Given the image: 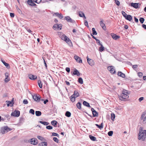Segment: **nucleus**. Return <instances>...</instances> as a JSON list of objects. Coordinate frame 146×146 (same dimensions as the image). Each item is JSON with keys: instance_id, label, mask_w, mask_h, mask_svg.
<instances>
[{"instance_id": "f257e3e1", "label": "nucleus", "mask_w": 146, "mask_h": 146, "mask_svg": "<svg viewBox=\"0 0 146 146\" xmlns=\"http://www.w3.org/2000/svg\"><path fill=\"white\" fill-rule=\"evenodd\" d=\"M143 128L141 127L138 134V139L139 140L144 141L146 137V130H143Z\"/></svg>"}, {"instance_id": "f03ea898", "label": "nucleus", "mask_w": 146, "mask_h": 146, "mask_svg": "<svg viewBox=\"0 0 146 146\" xmlns=\"http://www.w3.org/2000/svg\"><path fill=\"white\" fill-rule=\"evenodd\" d=\"M127 94V92L126 91H123L122 93L119 96V99L122 101L127 99L129 98V96Z\"/></svg>"}, {"instance_id": "7ed1b4c3", "label": "nucleus", "mask_w": 146, "mask_h": 146, "mask_svg": "<svg viewBox=\"0 0 146 146\" xmlns=\"http://www.w3.org/2000/svg\"><path fill=\"white\" fill-rule=\"evenodd\" d=\"M79 96V93L77 90H75L74 91V94L72 95L70 98V100L72 102L75 101V98L78 97Z\"/></svg>"}, {"instance_id": "20e7f679", "label": "nucleus", "mask_w": 146, "mask_h": 146, "mask_svg": "<svg viewBox=\"0 0 146 146\" xmlns=\"http://www.w3.org/2000/svg\"><path fill=\"white\" fill-rule=\"evenodd\" d=\"M11 130V129L9 128L7 126H6L4 127L1 128V131L2 133L4 134Z\"/></svg>"}, {"instance_id": "39448f33", "label": "nucleus", "mask_w": 146, "mask_h": 146, "mask_svg": "<svg viewBox=\"0 0 146 146\" xmlns=\"http://www.w3.org/2000/svg\"><path fill=\"white\" fill-rule=\"evenodd\" d=\"M64 41H65L69 46L71 47L73 46L72 43L70 38L67 36L65 35Z\"/></svg>"}, {"instance_id": "423d86ee", "label": "nucleus", "mask_w": 146, "mask_h": 146, "mask_svg": "<svg viewBox=\"0 0 146 146\" xmlns=\"http://www.w3.org/2000/svg\"><path fill=\"white\" fill-rule=\"evenodd\" d=\"M108 70L110 71L111 74H115V71L114 67L113 66H109L108 67Z\"/></svg>"}, {"instance_id": "0eeeda50", "label": "nucleus", "mask_w": 146, "mask_h": 146, "mask_svg": "<svg viewBox=\"0 0 146 146\" xmlns=\"http://www.w3.org/2000/svg\"><path fill=\"white\" fill-rule=\"evenodd\" d=\"M87 59L88 62L90 65L92 66L94 65L95 63L93 60L88 58V57H87Z\"/></svg>"}, {"instance_id": "6e6552de", "label": "nucleus", "mask_w": 146, "mask_h": 146, "mask_svg": "<svg viewBox=\"0 0 146 146\" xmlns=\"http://www.w3.org/2000/svg\"><path fill=\"white\" fill-rule=\"evenodd\" d=\"M20 114V112L19 111H15L12 112L11 115L15 117H19Z\"/></svg>"}, {"instance_id": "1a4fd4ad", "label": "nucleus", "mask_w": 146, "mask_h": 146, "mask_svg": "<svg viewBox=\"0 0 146 146\" xmlns=\"http://www.w3.org/2000/svg\"><path fill=\"white\" fill-rule=\"evenodd\" d=\"M30 142L31 144L36 145L38 143V141L36 139H31L30 140Z\"/></svg>"}, {"instance_id": "9d476101", "label": "nucleus", "mask_w": 146, "mask_h": 146, "mask_svg": "<svg viewBox=\"0 0 146 146\" xmlns=\"http://www.w3.org/2000/svg\"><path fill=\"white\" fill-rule=\"evenodd\" d=\"M74 59L76 60L77 62L79 63H81L82 62V61L81 59V58L80 57H79L78 56L75 55L74 56Z\"/></svg>"}, {"instance_id": "9b49d317", "label": "nucleus", "mask_w": 146, "mask_h": 146, "mask_svg": "<svg viewBox=\"0 0 146 146\" xmlns=\"http://www.w3.org/2000/svg\"><path fill=\"white\" fill-rule=\"evenodd\" d=\"M111 35L112 38L115 40H116L120 38V36L116 35L115 34L112 33L111 34Z\"/></svg>"}, {"instance_id": "f8f14e48", "label": "nucleus", "mask_w": 146, "mask_h": 146, "mask_svg": "<svg viewBox=\"0 0 146 146\" xmlns=\"http://www.w3.org/2000/svg\"><path fill=\"white\" fill-rule=\"evenodd\" d=\"M53 16H56L60 19H61L63 17V15L61 13H59L57 12L54 13L53 14Z\"/></svg>"}, {"instance_id": "ddd939ff", "label": "nucleus", "mask_w": 146, "mask_h": 146, "mask_svg": "<svg viewBox=\"0 0 146 146\" xmlns=\"http://www.w3.org/2000/svg\"><path fill=\"white\" fill-rule=\"evenodd\" d=\"M91 110L92 112L93 115L94 117L98 116V113L94 108H92L91 109Z\"/></svg>"}, {"instance_id": "4468645a", "label": "nucleus", "mask_w": 146, "mask_h": 146, "mask_svg": "<svg viewBox=\"0 0 146 146\" xmlns=\"http://www.w3.org/2000/svg\"><path fill=\"white\" fill-rule=\"evenodd\" d=\"M5 81L6 82H8L9 80V74L8 72H6L5 74Z\"/></svg>"}, {"instance_id": "2eb2a0df", "label": "nucleus", "mask_w": 146, "mask_h": 146, "mask_svg": "<svg viewBox=\"0 0 146 146\" xmlns=\"http://www.w3.org/2000/svg\"><path fill=\"white\" fill-rule=\"evenodd\" d=\"M29 79L32 80H35L37 78L36 76L33 75L32 74L29 75Z\"/></svg>"}, {"instance_id": "dca6fc26", "label": "nucleus", "mask_w": 146, "mask_h": 146, "mask_svg": "<svg viewBox=\"0 0 146 146\" xmlns=\"http://www.w3.org/2000/svg\"><path fill=\"white\" fill-rule=\"evenodd\" d=\"M64 19L66 20L68 22H70L71 23L73 22L72 20L69 16H67L66 17L64 18Z\"/></svg>"}, {"instance_id": "f3484780", "label": "nucleus", "mask_w": 146, "mask_h": 146, "mask_svg": "<svg viewBox=\"0 0 146 146\" xmlns=\"http://www.w3.org/2000/svg\"><path fill=\"white\" fill-rule=\"evenodd\" d=\"M100 26L102 27V29L104 30H106V27L105 25V24L102 21H100Z\"/></svg>"}, {"instance_id": "a211bd4d", "label": "nucleus", "mask_w": 146, "mask_h": 146, "mask_svg": "<svg viewBox=\"0 0 146 146\" xmlns=\"http://www.w3.org/2000/svg\"><path fill=\"white\" fill-rule=\"evenodd\" d=\"M33 98L34 100L35 101L37 102H38L40 100V98L38 96H34L33 97Z\"/></svg>"}, {"instance_id": "6ab92c4d", "label": "nucleus", "mask_w": 146, "mask_h": 146, "mask_svg": "<svg viewBox=\"0 0 146 146\" xmlns=\"http://www.w3.org/2000/svg\"><path fill=\"white\" fill-rule=\"evenodd\" d=\"M27 3L29 5L33 6L36 5V4L34 3L32 1L28 0Z\"/></svg>"}, {"instance_id": "aec40b11", "label": "nucleus", "mask_w": 146, "mask_h": 146, "mask_svg": "<svg viewBox=\"0 0 146 146\" xmlns=\"http://www.w3.org/2000/svg\"><path fill=\"white\" fill-rule=\"evenodd\" d=\"M117 74L118 76L121 77L123 78H125V74L121 72H118Z\"/></svg>"}, {"instance_id": "412c9836", "label": "nucleus", "mask_w": 146, "mask_h": 146, "mask_svg": "<svg viewBox=\"0 0 146 146\" xmlns=\"http://www.w3.org/2000/svg\"><path fill=\"white\" fill-rule=\"evenodd\" d=\"M125 18L129 21H131L132 19V17L130 15H127Z\"/></svg>"}, {"instance_id": "4be33fe9", "label": "nucleus", "mask_w": 146, "mask_h": 146, "mask_svg": "<svg viewBox=\"0 0 146 146\" xmlns=\"http://www.w3.org/2000/svg\"><path fill=\"white\" fill-rule=\"evenodd\" d=\"M95 125L98 128L100 129H101L103 128V123H102L100 125H98V124H96Z\"/></svg>"}, {"instance_id": "5701e85b", "label": "nucleus", "mask_w": 146, "mask_h": 146, "mask_svg": "<svg viewBox=\"0 0 146 146\" xmlns=\"http://www.w3.org/2000/svg\"><path fill=\"white\" fill-rule=\"evenodd\" d=\"M47 143L46 142H42L39 143L38 145V146H47Z\"/></svg>"}, {"instance_id": "b1692460", "label": "nucleus", "mask_w": 146, "mask_h": 146, "mask_svg": "<svg viewBox=\"0 0 146 146\" xmlns=\"http://www.w3.org/2000/svg\"><path fill=\"white\" fill-rule=\"evenodd\" d=\"M7 106H13V101L11 102L7 101Z\"/></svg>"}, {"instance_id": "393cba45", "label": "nucleus", "mask_w": 146, "mask_h": 146, "mask_svg": "<svg viewBox=\"0 0 146 146\" xmlns=\"http://www.w3.org/2000/svg\"><path fill=\"white\" fill-rule=\"evenodd\" d=\"M131 6L134 8L137 9L138 7V4L137 3H132L131 4Z\"/></svg>"}, {"instance_id": "a878e982", "label": "nucleus", "mask_w": 146, "mask_h": 146, "mask_svg": "<svg viewBox=\"0 0 146 146\" xmlns=\"http://www.w3.org/2000/svg\"><path fill=\"white\" fill-rule=\"evenodd\" d=\"M99 45H100L101 46L99 48V50L100 51L102 52V51H103L104 50V48L103 46V45L102 44H100Z\"/></svg>"}, {"instance_id": "bb28decb", "label": "nucleus", "mask_w": 146, "mask_h": 146, "mask_svg": "<svg viewBox=\"0 0 146 146\" xmlns=\"http://www.w3.org/2000/svg\"><path fill=\"white\" fill-rule=\"evenodd\" d=\"M38 83L39 87L41 88H42V84L40 80H38Z\"/></svg>"}, {"instance_id": "cd10ccee", "label": "nucleus", "mask_w": 146, "mask_h": 146, "mask_svg": "<svg viewBox=\"0 0 146 146\" xmlns=\"http://www.w3.org/2000/svg\"><path fill=\"white\" fill-rule=\"evenodd\" d=\"M73 74L74 75H76L77 76H79L80 75V73L77 70H74L73 72Z\"/></svg>"}, {"instance_id": "c85d7f7f", "label": "nucleus", "mask_w": 146, "mask_h": 146, "mask_svg": "<svg viewBox=\"0 0 146 146\" xmlns=\"http://www.w3.org/2000/svg\"><path fill=\"white\" fill-rule=\"evenodd\" d=\"M83 105L85 106H86L88 107H91L89 104L88 102H86V101H84L83 102Z\"/></svg>"}, {"instance_id": "c756f323", "label": "nucleus", "mask_w": 146, "mask_h": 146, "mask_svg": "<svg viewBox=\"0 0 146 146\" xmlns=\"http://www.w3.org/2000/svg\"><path fill=\"white\" fill-rule=\"evenodd\" d=\"M35 114L37 116H40L41 115V112L39 111H35Z\"/></svg>"}, {"instance_id": "7c9ffc66", "label": "nucleus", "mask_w": 146, "mask_h": 146, "mask_svg": "<svg viewBox=\"0 0 146 146\" xmlns=\"http://www.w3.org/2000/svg\"><path fill=\"white\" fill-rule=\"evenodd\" d=\"M71 113L68 111H67L65 113V115L68 117H69L71 116Z\"/></svg>"}, {"instance_id": "2f4dec72", "label": "nucleus", "mask_w": 146, "mask_h": 146, "mask_svg": "<svg viewBox=\"0 0 146 146\" xmlns=\"http://www.w3.org/2000/svg\"><path fill=\"white\" fill-rule=\"evenodd\" d=\"M81 104L80 102H78L76 104V106L77 108L79 109H80L81 108Z\"/></svg>"}, {"instance_id": "473e14b6", "label": "nucleus", "mask_w": 146, "mask_h": 146, "mask_svg": "<svg viewBox=\"0 0 146 146\" xmlns=\"http://www.w3.org/2000/svg\"><path fill=\"white\" fill-rule=\"evenodd\" d=\"M89 137L93 141H95L96 140V138L95 137L91 135H90L89 136Z\"/></svg>"}, {"instance_id": "72a5a7b5", "label": "nucleus", "mask_w": 146, "mask_h": 146, "mask_svg": "<svg viewBox=\"0 0 146 146\" xmlns=\"http://www.w3.org/2000/svg\"><path fill=\"white\" fill-rule=\"evenodd\" d=\"M78 82L81 84H82L83 83V80L81 78H80L78 79Z\"/></svg>"}, {"instance_id": "f704fd0d", "label": "nucleus", "mask_w": 146, "mask_h": 146, "mask_svg": "<svg viewBox=\"0 0 146 146\" xmlns=\"http://www.w3.org/2000/svg\"><path fill=\"white\" fill-rule=\"evenodd\" d=\"M39 122L44 125H48L49 124V123L45 121H40Z\"/></svg>"}, {"instance_id": "c9c22d12", "label": "nucleus", "mask_w": 146, "mask_h": 146, "mask_svg": "<svg viewBox=\"0 0 146 146\" xmlns=\"http://www.w3.org/2000/svg\"><path fill=\"white\" fill-rule=\"evenodd\" d=\"M51 123L52 125L55 126L57 125V121L55 120L52 121H51Z\"/></svg>"}, {"instance_id": "e433bc0d", "label": "nucleus", "mask_w": 146, "mask_h": 146, "mask_svg": "<svg viewBox=\"0 0 146 146\" xmlns=\"http://www.w3.org/2000/svg\"><path fill=\"white\" fill-rule=\"evenodd\" d=\"M79 15L80 17H84L85 19H86V17H85L84 14L82 12H80L79 13Z\"/></svg>"}, {"instance_id": "4c0bfd02", "label": "nucleus", "mask_w": 146, "mask_h": 146, "mask_svg": "<svg viewBox=\"0 0 146 146\" xmlns=\"http://www.w3.org/2000/svg\"><path fill=\"white\" fill-rule=\"evenodd\" d=\"M92 34L93 35H96L97 33L95 31V29L94 28H92Z\"/></svg>"}, {"instance_id": "58836bf2", "label": "nucleus", "mask_w": 146, "mask_h": 146, "mask_svg": "<svg viewBox=\"0 0 146 146\" xmlns=\"http://www.w3.org/2000/svg\"><path fill=\"white\" fill-rule=\"evenodd\" d=\"M115 115L114 114L112 113L111 114V119L113 120H114L115 118Z\"/></svg>"}, {"instance_id": "ea45409f", "label": "nucleus", "mask_w": 146, "mask_h": 146, "mask_svg": "<svg viewBox=\"0 0 146 146\" xmlns=\"http://www.w3.org/2000/svg\"><path fill=\"white\" fill-rule=\"evenodd\" d=\"M58 26V25L57 24H55L53 26V29L55 30H56Z\"/></svg>"}, {"instance_id": "a19ab883", "label": "nucleus", "mask_w": 146, "mask_h": 146, "mask_svg": "<svg viewBox=\"0 0 146 146\" xmlns=\"http://www.w3.org/2000/svg\"><path fill=\"white\" fill-rule=\"evenodd\" d=\"M139 21L142 24L145 21L144 19L143 18H141L139 19Z\"/></svg>"}, {"instance_id": "79ce46f5", "label": "nucleus", "mask_w": 146, "mask_h": 146, "mask_svg": "<svg viewBox=\"0 0 146 146\" xmlns=\"http://www.w3.org/2000/svg\"><path fill=\"white\" fill-rule=\"evenodd\" d=\"M146 114V112H144L143 114H142L141 117V119H143V117H145V115Z\"/></svg>"}, {"instance_id": "37998d69", "label": "nucleus", "mask_w": 146, "mask_h": 146, "mask_svg": "<svg viewBox=\"0 0 146 146\" xmlns=\"http://www.w3.org/2000/svg\"><path fill=\"white\" fill-rule=\"evenodd\" d=\"M121 13L125 18L127 15V14L124 11H122Z\"/></svg>"}, {"instance_id": "c03bdc74", "label": "nucleus", "mask_w": 146, "mask_h": 146, "mask_svg": "<svg viewBox=\"0 0 146 146\" xmlns=\"http://www.w3.org/2000/svg\"><path fill=\"white\" fill-rule=\"evenodd\" d=\"M113 134V131H109L108 133V134L109 136H111Z\"/></svg>"}, {"instance_id": "a18cd8bd", "label": "nucleus", "mask_w": 146, "mask_h": 146, "mask_svg": "<svg viewBox=\"0 0 146 146\" xmlns=\"http://www.w3.org/2000/svg\"><path fill=\"white\" fill-rule=\"evenodd\" d=\"M3 63L4 64V65L7 67H8V66H9V64L7 63H6L5 62V61H2Z\"/></svg>"}, {"instance_id": "49530a36", "label": "nucleus", "mask_w": 146, "mask_h": 146, "mask_svg": "<svg viewBox=\"0 0 146 146\" xmlns=\"http://www.w3.org/2000/svg\"><path fill=\"white\" fill-rule=\"evenodd\" d=\"M29 112L33 115H34L35 113L34 110L33 109H31L29 111Z\"/></svg>"}, {"instance_id": "de8ad7c7", "label": "nucleus", "mask_w": 146, "mask_h": 146, "mask_svg": "<svg viewBox=\"0 0 146 146\" xmlns=\"http://www.w3.org/2000/svg\"><path fill=\"white\" fill-rule=\"evenodd\" d=\"M58 25V26L57 27V28L56 29L58 30H60L61 29L62 26L60 24H59Z\"/></svg>"}, {"instance_id": "09e8293b", "label": "nucleus", "mask_w": 146, "mask_h": 146, "mask_svg": "<svg viewBox=\"0 0 146 146\" xmlns=\"http://www.w3.org/2000/svg\"><path fill=\"white\" fill-rule=\"evenodd\" d=\"M137 74L139 77H141L143 75V73L141 72L138 73Z\"/></svg>"}, {"instance_id": "8fccbe9b", "label": "nucleus", "mask_w": 146, "mask_h": 146, "mask_svg": "<svg viewBox=\"0 0 146 146\" xmlns=\"http://www.w3.org/2000/svg\"><path fill=\"white\" fill-rule=\"evenodd\" d=\"M46 128L48 129H52V127L50 125L46 126Z\"/></svg>"}, {"instance_id": "3c124183", "label": "nucleus", "mask_w": 146, "mask_h": 146, "mask_svg": "<svg viewBox=\"0 0 146 146\" xmlns=\"http://www.w3.org/2000/svg\"><path fill=\"white\" fill-rule=\"evenodd\" d=\"M37 138L41 140H43L44 139V138L43 137L40 136H38L37 137Z\"/></svg>"}, {"instance_id": "603ef678", "label": "nucleus", "mask_w": 146, "mask_h": 146, "mask_svg": "<svg viewBox=\"0 0 146 146\" xmlns=\"http://www.w3.org/2000/svg\"><path fill=\"white\" fill-rule=\"evenodd\" d=\"M18 12L19 13H21L22 12L17 7L16 8Z\"/></svg>"}, {"instance_id": "864d4df0", "label": "nucleus", "mask_w": 146, "mask_h": 146, "mask_svg": "<svg viewBox=\"0 0 146 146\" xmlns=\"http://www.w3.org/2000/svg\"><path fill=\"white\" fill-rule=\"evenodd\" d=\"M115 0V3L116 4L118 5L119 6L120 5V3L119 1L117 0Z\"/></svg>"}, {"instance_id": "5fc2aeb1", "label": "nucleus", "mask_w": 146, "mask_h": 146, "mask_svg": "<svg viewBox=\"0 0 146 146\" xmlns=\"http://www.w3.org/2000/svg\"><path fill=\"white\" fill-rule=\"evenodd\" d=\"M23 103L25 104H27L28 103V101L27 100H24L23 102Z\"/></svg>"}, {"instance_id": "6e6d98bb", "label": "nucleus", "mask_w": 146, "mask_h": 146, "mask_svg": "<svg viewBox=\"0 0 146 146\" xmlns=\"http://www.w3.org/2000/svg\"><path fill=\"white\" fill-rule=\"evenodd\" d=\"M54 141L56 142H58V139L56 137H54L53 138Z\"/></svg>"}, {"instance_id": "4d7b16f0", "label": "nucleus", "mask_w": 146, "mask_h": 146, "mask_svg": "<svg viewBox=\"0 0 146 146\" xmlns=\"http://www.w3.org/2000/svg\"><path fill=\"white\" fill-rule=\"evenodd\" d=\"M52 136H58V135L57 133H52Z\"/></svg>"}, {"instance_id": "13d9d810", "label": "nucleus", "mask_w": 146, "mask_h": 146, "mask_svg": "<svg viewBox=\"0 0 146 146\" xmlns=\"http://www.w3.org/2000/svg\"><path fill=\"white\" fill-rule=\"evenodd\" d=\"M66 70L67 72L69 73L70 71V68H69L67 67L66 68Z\"/></svg>"}, {"instance_id": "bf43d9fd", "label": "nucleus", "mask_w": 146, "mask_h": 146, "mask_svg": "<svg viewBox=\"0 0 146 146\" xmlns=\"http://www.w3.org/2000/svg\"><path fill=\"white\" fill-rule=\"evenodd\" d=\"M10 16L11 17H14L15 15L14 13H10Z\"/></svg>"}, {"instance_id": "052dcab7", "label": "nucleus", "mask_w": 146, "mask_h": 146, "mask_svg": "<svg viewBox=\"0 0 146 146\" xmlns=\"http://www.w3.org/2000/svg\"><path fill=\"white\" fill-rule=\"evenodd\" d=\"M144 99L143 97H141L139 98V102H141L142 100H143Z\"/></svg>"}, {"instance_id": "680f3d73", "label": "nucleus", "mask_w": 146, "mask_h": 146, "mask_svg": "<svg viewBox=\"0 0 146 146\" xmlns=\"http://www.w3.org/2000/svg\"><path fill=\"white\" fill-rule=\"evenodd\" d=\"M134 19H135V21L137 23L138 22V20L135 17H134Z\"/></svg>"}, {"instance_id": "e2e57ef3", "label": "nucleus", "mask_w": 146, "mask_h": 146, "mask_svg": "<svg viewBox=\"0 0 146 146\" xmlns=\"http://www.w3.org/2000/svg\"><path fill=\"white\" fill-rule=\"evenodd\" d=\"M143 123H146V116L144 118L143 121Z\"/></svg>"}, {"instance_id": "0e129e2a", "label": "nucleus", "mask_w": 146, "mask_h": 146, "mask_svg": "<svg viewBox=\"0 0 146 146\" xmlns=\"http://www.w3.org/2000/svg\"><path fill=\"white\" fill-rule=\"evenodd\" d=\"M65 82L66 83V84L68 86H69L70 84V83L68 81H66Z\"/></svg>"}, {"instance_id": "69168bd1", "label": "nucleus", "mask_w": 146, "mask_h": 146, "mask_svg": "<svg viewBox=\"0 0 146 146\" xmlns=\"http://www.w3.org/2000/svg\"><path fill=\"white\" fill-rule=\"evenodd\" d=\"M142 27L144 28L145 29H146V25L145 24H143L142 25Z\"/></svg>"}, {"instance_id": "338daca9", "label": "nucleus", "mask_w": 146, "mask_h": 146, "mask_svg": "<svg viewBox=\"0 0 146 146\" xmlns=\"http://www.w3.org/2000/svg\"><path fill=\"white\" fill-rule=\"evenodd\" d=\"M48 102V100L47 99L46 100H45L44 101V103L45 104H46L47 102Z\"/></svg>"}, {"instance_id": "774afa93", "label": "nucleus", "mask_w": 146, "mask_h": 146, "mask_svg": "<svg viewBox=\"0 0 146 146\" xmlns=\"http://www.w3.org/2000/svg\"><path fill=\"white\" fill-rule=\"evenodd\" d=\"M128 28V26L127 25H125L124 26V28L125 29H127Z\"/></svg>"}]
</instances>
